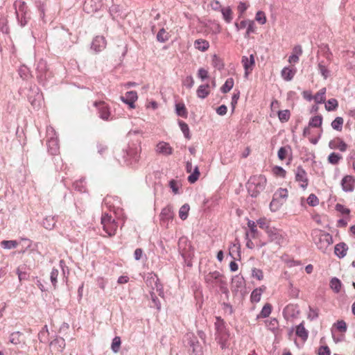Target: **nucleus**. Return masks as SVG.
<instances>
[{
    "mask_svg": "<svg viewBox=\"0 0 355 355\" xmlns=\"http://www.w3.org/2000/svg\"><path fill=\"white\" fill-rule=\"evenodd\" d=\"M266 182L267 180L263 175L250 177L246 183L249 194L253 198H257L265 189Z\"/></svg>",
    "mask_w": 355,
    "mask_h": 355,
    "instance_id": "nucleus-1",
    "label": "nucleus"
},
{
    "mask_svg": "<svg viewBox=\"0 0 355 355\" xmlns=\"http://www.w3.org/2000/svg\"><path fill=\"white\" fill-rule=\"evenodd\" d=\"M313 240L317 248L327 253L329 247L333 243L332 236L322 230H315L312 233Z\"/></svg>",
    "mask_w": 355,
    "mask_h": 355,
    "instance_id": "nucleus-2",
    "label": "nucleus"
},
{
    "mask_svg": "<svg viewBox=\"0 0 355 355\" xmlns=\"http://www.w3.org/2000/svg\"><path fill=\"white\" fill-rule=\"evenodd\" d=\"M101 224L103 225V230L109 236L114 235L118 227L122 225L121 220L119 218L116 220V219L109 214H105L102 216Z\"/></svg>",
    "mask_w": 355,
    "mask_h": 355,
    "instance_id": "nucleus-3",
    "label": "nucleus"
},
{
    "mask_svg": "<svg viewBox=\"0 0 355 355\" xmlns=\"http://www.w3.org/2000/svg\"><path fill=\"white\" fill-rule=\"evenodd\" d=\"M295 180L298 182H301L300 184V187L303 189H306L308 186L309 180L306 171L302 168V166H297L295 171Z\"/></svg>",
    "mask_w": 355,
    "mask_h": 355,
    "instance_id": "nucleus-4",
    "label": "nucleus"
},
{
    "mask_svg": "<svg viewBox=\"0 0 355 355\" xmlns=\"http://www.w3.org/2000/svg\"><path fill=\"white\" fill-rule=\"evenodd\" d=\"M267 234L270 242H275L276 244L281 245L283 243L284 239L281 232L274 227L268 230Z\"/></svg>",
    "mask_w": 355,
    "mask_h": 355,
    "instance_id": "nucleus-5",
    "label": "nucleus"
},
{
    "mask_svg": "<svg viewBox=\"0 0 355 355\" xmlns=\"http://www.w3.org/2000/svg\"><path fill=\"white\" fill-rule=\"evenodd\" d=\"M101 6V0H85L83 4V10L87 13L90 14L98 11Z\"/></svg>",
    "mask_w": 355,
    "mask_h": 355,
    "instance_id": "nucleus-6",
    "label": "nucleus"
},
{
    "mask_svg": "<svg viewBox=\"0 0 355 355\" xmlns=\"http://www.w3.org/2000/svg\"><path fill=\"white\" fill-rule=\"evenodd\" d=\"M159 279L156 275L150 274V276L147 277L146 280V284L151 287L152 290H156L158 295H161L162 292V285L158 282Z\"/></svg>",
    "mask_w": 355,
    "mask_h": 355,
    "instance_id": "nucleus-7",
    "label": "nucleus"
},
{
    "mask_svg": "<svg viewBox=\"0 0 355 355\" xmlns=\"http://www.w3.org/2000/svg\"><path fill=\"white\" fill-rule=\"evenodd\" d=\"M355 178L352 175H345L341 180L342 189L345 192H352L354 189Z\"/></svg>",
    "mask_w": 355,
    "mask_h": 355,
    "instance_id": "nucleus-8",
    "label": "nucleus"
},
{
    "mask_svg": "<svg viewBox=\"0 0 355 355\" xmlns=\"http://www.w3.org/2000/svg\"><path fill=\"white\" fill-rule=\"evenodd\" d=\"M241 62L245 69V76L247 77L249 71H252L253 67L255 65L254 56L253 54L250 55V58L247 56H243L241 59Z\"/></svg>",
    "mask_w": 355,
    "mask_h": 355,
    "instance_id": "nucleus-9",
    "label": "nucleus"
},
{
    "mask_svg": "<svg viewBox=\"0 0 355 355\" xmlns=\"http://www.w3.org/2000/svg\"><path fill=\"white\" fill-rule=\"evenodd\" d=\"M94 105L98 108L101 118L108 120L110 112L107 105L104 101L95 102Z\"/></svg>",
    "mask_w": 355,
    "mask_h": 355,
    "instance_id": "nucleus-10",
    "label": "nucleus"
},
{
    "mask_svg": "<svg viewBox=\"0 0 355 355\" xmlns=\"http://www.w3.org/2000/svg\"><path fill=\"white\" fill-rule=\"evenodd\" d=\"M329 147L331 149H338L341 152H345L347 148V144L341 138L336 137L329 141Z\"/></svg>",
    "mask_w": 355,
    "mask_h": 355,
    "instance_id": "nucleus-11",
    "label": "nucleus"
},
{
    "mask_svg": "<svg viewBox=\"0 0 355 355\" xmlns=\"http://www.w3.org/2000/svg\"><path fill=\"white\" fill-rule=\"evenodd\" d=\"M245 279L242 276L236 275L232 279V291L236 294L240 288L245 286Z\"/></svg>",
    "mask_w": 355,
    "mask_h": 355,
    "instance_id": "nucleus-12",
    "label": "nucleus"
},
{
    "mask_svg": "<svg viewBox=\"0 0 355 355\" xmlns=\"http://www.w3.org/2000/svg\"><path fill=\"white\" fill-rule=\"evenodd\" d=\"M106 46V41L103 36H96L92 41V49L96 52L101 51Z\"/></svg>",
    "mask_w": 355,
    "mask_h": 355,
    "instance_id": "nucleus-13",
    "label": "nucleus"
},
{
    "mask_svg": "<svg viewBox=\"0 0 355 355\" xmlns=\"http://www.w3.org/2000/svg\"><path fill=\"white\" fill-rule=\"evenodd\" d=\"M347 250L348 246L344 242H340L334 247V253L340 259L346 256Z\"/></svg>",
    "mask_w": 355,
    "mask_h": 355,
    "instance_id": "nucleus-14",
    "label": "nucleus"
},
{
    "mask_svg": "<svg viewBox=\"0 0 355 355\" xmlns=\"http://www.w3.org/2000/svg\"><path fill=\"white\" fill-rule=\"evenodd\" d=\"M189 345L192 348V352L194 355H203L202 347L196 338L191 339Z\"/></svg>",
    "mask_w": 355,
    "mask_h": 355,
    "instance_id": "nucleus-15",
    "label": "nucleus"
},
{
    "mask_svg": "<svg viewBox=\"0 0 355 355\" xmlns=\"http://www.w3.org/2000/svg\"><path fill=\"white\" fill-rule=\"evenodd\" d=\"M221 274L218 271L210 272L205 276L206 283L213 284L215 281L219 282Z\"/></svg>",
    "mask_w": 355,
    "mask_h": 355,
    "instance_id": "nucleus-16",
    "label": "nucleus"
},
{
    "mask_svg": "<svg viewBox=\"0 0 355 355\" xmlns=\"http://www.w3.org/2000/svg\"><path fill=\"white\" fill-rule=\"evenodd\" d=\"M157 151L163 155H168L172 154L173 149L169 146L168 144L162 141V142H159L157 145Z\"/></svg>",
    "mask_w": 355,
    "mask_h": 355,
    "instance_id": "nucleus-17",
    "label": "nucleus"
},
{
    "mask_svg": "<svg viewBox=\"0 0 355 355\" xmlns=\"http://www.w3.org/2000/svg\"><path fill=\"white\" fill-rule=\"evenodd\" d=\"M266 287H260L255 288L251 293L250 295V300L252 303H257L259 302L261 300V296L262 295V293L265 291Z\"/></svg>",
    "mask_w": 355,
    "mask_h": 355,
    "instance_id": "nucleus-18",
    "label": "nucleus"
},
{
    "mask_svg": "<svg viewBox=\"0 0 355 355\" xmlns=\"http://www.w3.org/2000/svg\"><path fill=\"white\" fill-rule=\"evenodd\" d=\"M215 327L216 331L219 334V336H224L225 334H226L225 322L223 319H221L220 317H216Z\"/></svg>",
    "mask_w": 355,
    "mask_h": 355,
    "instance_id": "nucleus-19",
    "label": "nucleus"
},
{
    "mask_svg": "<svg viewBox=\"0 0 355 355\" xmlns=\"http://www.w3.org/2000/svg\"><path fill=\"white\" fill-rule=\"evenodd\" d=\"M194 47L196 49L204 52L209 49V43L208 41H207L205 40L198 39L194 42Z\"/></svg>",
    "mask_w": 355,
    "mask_h": 355,
    "instance_id": "nucleus-20",
    "label": "nucleus"
},
{
    "mask_svg": "<svg viewBox=\"0 0 355 355\" xmlns=\"http://www.w3.org/2000/svg\"><path fill=\"white\" fill-rule=\"evenodd\" d=\"M209 84L200 85L196 92L198 97L202 99L205 98L209 94Z\"/></svg>",
    "mask_w": 355,
    "mask_h": 355,
    "instance_id": "nucleus-21",
    "label": "nucleus"
},
{
    "mask_svg": "<svg viewBox=\"0 0 355 355\" xmlns=\"http://www.w3.org/2000/svg\"><path fill=\"white\" fill-rule=\"evenodd\" d=\"M325 94H326V88L323 87V88L320 89L315 94L313 99H314L315 102L318 104L324 103L326 100Z\"/></svg>",
    "mask_w": 355,
    "mask_h": 355,
    "instance_id": "nucleus-22",
    "label": "nucleus"
},
{
    "mask_svg": "<svg viewBox=\"0 0 355 355\" xmlns=\"http://www.w3.org/2000/svg\"><path fill=\"white\" fill-rule=\"evenodd\" d=\"M296 335L303 340H306L308 338V331L304 328L303 322L296 327Z\"/></svg>",
    "mask_w": 355,
    "mask_h": 355,
    "instance_id": "nucleus-23",
    "label": "nucleus"
},
{
    "mask_svg": "<svg viewBox=\"0 0 355 355\" xmlns=\"http://www.w3.org/2000/svg\"><path fill=\"white\" fill-rule=\"evenodd\" d=\"M173 216V207L171 205L166 206L162 210L161 216L163 220L172 219Z\"/></svg>",
    "mask_w": 355,
    "mask_h": 355,
    "instance_id": "nucleus-24",
    "label": "nucleus"
},
{
    "mask_svg": "<svg viewBox=\"0 0 355 355\" xmlns=\"http://www.w3.org/2000/svg\"><path fill=\"white\" fill-rule=\"evenodd\" d=\"M342 283L337 277H333L330 281V287L336 293H338L340 291Z\"/></svg>",
    "mask_w": 355,
    "mask_h": 355,
    "instance_id": "nucleus-25",
    "label": "nucleus"
},
{
    "mask_svg": "<svg viewBox=\"0 0 355 355\" xmlns=\"http://www.w3.org/2000/svg\"><path fill=\"white\" fill-rule=\"evenodd\" d=\"M322 123V116L321 115H317L312 117L309 122V125L311 128H319Z\"/></svg>",
    "mask_w": 355,
    "mask_h": 355,
    "instance_id": "nucleus-26",
    "label": "nucleus"
},
{
    "mask_svg": "<svg viewBox=\"0 0 355 355\" xmlns=\"http://www.w3.org/2000/svg\"><path fill=\"white\" fill-rule=\"evenodd\" d=\"M294 75H295V72L291 69H290L288 67H284L282 70V76L286 81L291 80L293 79Z\"/></svg>",
    "mask_w": 355,
    "mask_h": 355,
    "instance_id": "nucleus-27",
    "label": "nucleus"
},
{
    "mask_svg": "<svg viewBox=\"0 0 355 355\" xmlns=\"http://www.w3.org/2000/svg\"><path fill=\"white\" fill-rule=\"evenodd\" d=\"M121 99L123 102L128 105L130 108L133 107V94L132 92H127L125 96H121Z\"/></svg>",
    "mask_w": 355,
    "mask_h": 355,
    "instance_id": "nucleus-28",
    "label": "nucleus"
},
{
    "mask_svg": "<svg viewBox=\"0 0 355 355\" xmlns=\"http://www.w3.org/2000/svg\"><path fill=\"white\" fill-rule=\"evenodd\" d=\"M338 106V102L336 98H330L325 103V109L329 111H334Z\"/></svg>",
    "mask_w": 355,
    "mask_h": 355,
    "instance_id": "nucleus-29",
    "label": "nucleus"
},
{
    "mask_svg": "<svg viewBox=\"0 0 355 355\" xmlns=\"http://www.w3.org/2000/svg\"><path fill=\"white\" fill-rule=\"evenodd\" d=\"M240 249L241 248L239 243L232 244L230 248V256H231L234 259H236L237 258L235 257V254H237L238 257L240 258Z\"/></svg>",
    "mask_w": 355,
    "mask_h": 355,
    "instance_id": "nucleus-30",
    "label": "nucleus"
},
{
    "mask_svg": "<svg viewBox=\"0 0 355 355\" xmlns=\"http://www.w3.org/2000/svg\"><path fill=\"white\" fill-rule=\"evenodd\" d=\"M234 86V80L232 78H229L226 80L224 85L221 87L220 91L223 94L229 92Z\"/></svg>",
    "mask_w": 355,
    "mask_h": 355,
    "instance_id": "nucleus-31",
    "label": "nucleus"
},
{
    "mask_svg": "<svg viewBox=\"0 0 355 355\" xmlns=\"http://www.w3.org/2000/svg\"><path fill=\"white\" fill-rule=\"evenodd\" d=\"M176 114L182 117H187V111L184 104L178 103L175 105Z\"/></svg>",
    "mask_w": 355,
    "mask_h": 355,
    "instance_id": "nucleus-32",
    "label": "nucleus"
},
{
    "mask_svg": "<svg viewBox=\"0 0 355 355\" xmlns=\"http://www.w3.org/2000/svg\"><path fill=\"white\" fill-rule=\"evenodd\" d=\"M343 119L340 116H337L332 122L331 127L337 131H341L343 125Z\"/></svg>",
    "mask_w": 355,
    "mask_h": 355,
    "instance_id": "nucleus-33",
    "label": "nucleus"
},
{
    "mask_svg": "<svg viewBox=\"0 0 355 355\" xmlns=\"http://www.w3.org/2000/svg\"><path fill=\"white\" fill-rule=\"evenodd\" d=\"M189 209L190 207L188 204H184L180 207L179 210V216L182 220H184L187 218Z\"/></svg>",
    "mask_w": 355,
    "mask_h": 355,
    "instance_id": "nucleus-34",
    "label": "nucleus"
},
{
    "mask_svg": "<svg viewBox=\"0 0 355 355\" xmlns=\"http://www.w3.org/2000/svg\"><path fill=\"white\" fill-rule=\"evenodd\" d=\"M272 311V306L271 304L267 303L262 308L259 315H258V318H267L270 315Z\"/></svg>",
    "mask_w": 355,
    "mask_h": 355,
    "instance_id": "nucleus-35",
    "label": "nucleus"
},
{
    "mask_svg": "<svg viewBox=\"0 0 355 355\" xmlns=\"http://www.w3.org/2000/svg\"><path fill=\"white\" fill-rule=\"evenodd\" d=\"M179 126L183 132L184 137L189 139L191 138L190 132H189V128L188 125L184 122L183 121H178Z\"/></svg>",
    "mask_w": 355,
    "mask_h": 355,
    "instance_id": "nucleus-36",
    "label": "nucleus"
},
{
    "mask_svg": "<svg viewBox=\"0 0 355 355\" xmlns=\"http://www.w3.org/2000/svg\"><path fill=\"white\" fill-rule=\"evenodd\" d=\"M342 159V156L336 153H331L328 156V162L334 165L337 164L339 161Z\"/></svg>",
    "mask_w": 355,
    "mask_h": 355,
    "instance_id": "nucleus-37",
    "label": "nucleus"
},
{
    "mask_svg": "<svg viewBox=\"0 0 355 355\" xmlns=\"http://www.w3.org/2000/svg\"><path fill=\"white\" fill-rule=\"evenodd\" d=\"M150 295L152 301L150 306L155 307L157 310H159L161 308V303L157 297L156 296L155 293L154 291H150Z\"/></svg>",
    "mask_w": 355,
    "mask_h": 355,
    "instance_id": "nucleus-38",
    "label": "nucleus"
},
{
    "mask_svg": "<svg viewBox=\"0 0 355 355\" xmlns=\"http://www.w3.org/2000/svg\"><path fill=\"white\" fill-rule=\"evenodd\" d=\"M290 111L288 110H280L278 112L279 119L282 122H286L290 119Z\"/></svg>",
    "mask_w": 355,
    "mask_h": 355,
    "instance_id": "nucleus-39",
    "label": "nucleus"
},
{
    "mask_svg": "<svg viewBox=\"0 0 355 355\" xmlns=\"http://www.w3.org/2000/svg\"><path fill=\"white\" fill-rule=\"evenodd\" d=\"M200 171L198 167L196 166L194 168L193 172L188 177V181L193 184L195 183L199 178Z\"/></svg>",
    "mask_w": 355,
    "mask_h": 355,
    "instance_id": "nucleus-40",
    "label": "nucleus"
},
{
    "mask_svg": "<svg viewBox=\"0 0 355 355\" xmlns=\"http://www.w3.org/2000/svg\"><path fill=\"white\" fill-rule=\"evenodd\" d=\"M274 197L276 198L277 199L279 198L286 200V198H288V190L286 189L279 188L275 193Z\"/></svg>",
    "mask_w": 355,
    "mask_h": 355,
    "instance_id": "nucleus-41",
    "label": "nucleus"
},
{
    "mask_svg": "<svg viewBox=\"0 0 355 355\" xmlns=\"http://www.w3.org/2000/svg\"><path fill=\"white\" fill-rule=\"evenodd\" d=\"M1 245L5 249L15 248L18 245V243L16 241H2Z\"/></svg>",
    "mask_w": 355,
    "mask_h": 355,
    "instance_id": "nucleus-42",
    "label": "nucleus"
},
{
    "mask_svg": "<svg viewBox=\"0 0 355 355\" xmlns=\"http://www.w3.org/2000/svg\"><path fill=\"white\" fill-rule=\"evenodd\" d=\"M168 39V37L166 31L164 28L160 29L157 34V40L160 42H165Z\"/></svg>",
    "mask_w": 355,
    "mask_h": 355,
    "instance_id": "nucleus-43",
    "label": "nucleus"
},
{
    "mask_svg": "<svg viewBox=\"0 0 355 355\" xmlns=\"http://www.w3.org/2000/svg\"><path fill=\"white\" fill-rule=\"evenodd\" d=\"M21 334L19 331L12 333L10 336V343L13 345H19L20 341Z\"/></svg>",
    "mask_w": 355,
    "mask_h": 355,
    "instance_id": "nucleus-44",
    "label": "nucleus"
},
{
    "mask_svg": "<svg viewBox=\"0 0 355 355\" xmlns=\"http://www.w3.org/2000/svg\"><path fill=\"white\" fill-rule=\"evenodd\" d=\"M222 14H223L224 19L227 23H230L232 21V10L230 9V8H226L222 9Z\"/></svg>",
    "mask_w": 355,
    "mask_h": 355,
    "instance_id": "nucleus-45",
    "label": "nucleus"
},
{
    "mask_svg": "<svg viewBox=\"0 0 355 355\" xmlns=\"http://www.w3.org/2000/svg\"><path fill=\"white\" fill-rule=\"evenodd\" d=\"M273 173L278 177L285 178L286 176V171L281 166H275L272 168Z\"/></svg>",
    "mask_w": 355,
    "mask_h": 355,
    "instance_id": "nucleus-46",
    "label": "nucleus"
},
{
    "mask_svg": "<svg viewBox=\"0 0 355 355\" xmlns=\"http://www.w3.org/2000/svg\"><path fill=\"white\" fill-rule=\"evenodd\" d=\"M135 259L142 261L147 260L146 255L144 254V252L141 248H137L135 250Z\"/></svg>",
    "mask_w": 355,
    "mask_h": 355,
    "instance_id": "nucleus-47",
    "label": "nucleus"
},
{
    "mask_svg": "<svg viewBox=\"0 0 355 355\" xmlns=\"http://www.w3.org/2000/svg\"><path fill=\"white\" fill-rule=\"evenodd\" d=\"M307 203L312 207H315L319 204V200L315 194H310L307 198Z\"/></svg>",
    "mask_w": 355,
    "mask_h": 355,
    "instance_id": "nucleus-48",
    "label": "nucleus"
},
{
    "mask_svg": "<svg viewBox=\"0 0 355 355\" xmlns=\"http://www.w3.org/2000/svg\"><path fill=\"white\" fill-rule=\"evenodd\" d=\"M58 274H59V272H58V270H57V269H53L51 272L50 278H51V283H52L54 288H56Z\"/></svg>",
    "mask_w": 355,
    "mask_h": 355,
    "instance_id": "nucleus-49",
    "label": "nucleus"
},
{
    "mask_svg": "<svg viewBox=\"0 0 355 355\" xmlns=\"http://www.w3.org/2000/svg\"><path fill=\"white\" fill-rule=\"evenodd\" d=\"M318 69L320 73L323 76L324 79H327L329 75V71L327 69V67L322 64V62H320L318 64Z\"/></svg>",
    "mask_w": 355,
    "mask_h": 355,
    "instance_id": "nucleus-50",
    "label": "nucleus"
},
{
    "mask_svg": "<svg viewBox=\"0 0 355 355\" xmlns=\"http://www.w3.org/2000/svg\"><path fill=\"white\" fill-rule=\"evenodd\" d=\"M248 226L249 227L250 232L252 233V238H256L257 236V225L252 220H248Z\"/></svg>",
    "mask_w": 355,
    "mask_h": 355,
    "instance_id": "nucleus-51",
    "label": "nucleus"
},
{
    "mask_svg": "<svg viewBox=\"0 0 355 355\" xmlns=\"http://www.w3.org/2000/svg\"><path fill=\"white\" fill-rule=\"evenodd\" d=\"M121 346V338L118 336L115 337L112 343V349L114 352H117L119 350Z\"/></svg>",
    "mask_w": 355,
    "mask_h": 355,
    "instance_id": "nucleus-52",
    "label": "nucleus"
},
{
    "mask_svg": "<svg viewBox=\"0 0 355 355\" xmlns=\"http://www.w3.org/2000/svg\"><path fill=\"white\" fill-rule=\"evenodd\" d=\"M255 19L261 24H264L266 22V17L263 11H258L256 14Z\"/></svg>",
    "mask_w": 355,
    "mask_h": 355,
    "instance_id": "nucleus-53",
    "label": "nucleus"
},
{
    "mask_svg": "<svg viewBox=\"0 0 355 355\" xmlns=\"http://www.w3.org/2000/svg\"><path fill=\"white\" fill-rule=\"evenodd\" d=\"M212 64L214 66V67L217 68L218 69L223 68V64L222 63L220 59L216 55H214L213 56Z\"/></svg>",
    "mask_w": 355,
    "mask_h": 355,
    "instance_id": "nucleus-54",
    "label": "nucleus"
},
{
    "mask_svg": "<svg viewBox=\"0 0 355 355\" xmlns=\"http://www.w3.org/2000/svg\"><path fill=\"white\" fill-rule=\"evenodd\" d=\"M257 224L259 227L266 230V233L268 232V229H271L272 227H269L266 220L265 218H260L257 220Z\"/></svg>",
    "mask_w": 355,
    "mask_h": 355,
    "instance_id": "nucleus-55",
    "label": "nucleus"
},
{
    "mask_svg": "<svg viewBox=\"0 0 355 355\" xmlns=\"http://www.w3.org/2000/svg\"><path fill=\"white\" fill-rule=\"evenodd\" d=\"M331 351L328 346L322 345L318 348V355H330Z\"/></svg>",
    "mask_w": 355,
    "mask_h": 355,
    "instance_id": "nucleus-56",
    "label": "nucleus"
},
{
    "mask_svg": "<svg viewBox=\"0 0 355 355\" xmlns=\"http://www.w3.org/2000/svg\"><path fill=\"white\" fill-rule=\"evenodd\" d=\"M252 275L253 277L257 278L258 280H261L263 277L262 270L256 268H252Z\"/></svg>",
    "mask_w": 355,
    "mask_h": 355,
    "instance_id": "nucleus-57",
    "label": "nucleus"
},
{
    "mask_svg": "<svg viewBox=\"0 0 355 355\" xmlns=\"http://www.w3.org/2000/svg\"><path fill=\"white\" fill-rule=\"evenodd\" d=\"M17 274L18 275L19 280L21 282L22 280H26L28 277V275L26 272L23 271L22 268L19 267L17 270Z\"/></svg>",
    "mask_w": 355,
    "mask_h": 355,
    "instance_id": "nucleus-58",
    "label": "nucleus"
},
{
    "mask_svg": "<svg viewBox=\"0 0 355 355\" xmlns=\"http://www.w3.org/2000/svg\"><path fill=\"white\" fill-rule=\"evenodd\" d=\"M287 153H288L287 147H285V146L281 147L278 150L277 156L279 159L284 160V159H286Z\"/></svg>",
    "mask_w": 355,
    "mask_h": 355,
    "instance_id": "nucleus-59",
    "label": "nucleus"
},
{
    "mask_svg": "<svg viewBox=\"0 0 355 355\" xmlns=\"http://www.w3.org/2000/svg\"><path fill=\"white\" fill-rule=\"evenodd\" d=\"M282 202H279L276 198L273 196L272 201L270 203V208L272 211H276L279 209Z\"/></svg>",
    "mask_w": 355,
    "mask_h": 355,
    "instance_id": "nucleus-60",
    "label": "nucleus"
},
{
    "mask_svg": "<svg viewBox=\"0 0 355 355\" xmlns=\"http://www.w3.org/2000/svg\"><path fill=\"white\" fill-rule=\"evenodd\" d=\"M318 317V310L314 309L309 306V312L308 313V318L311 320L316 319Z\"/></svg>",
    "mask_w": 355,
    "mask_h": 355,
    "instance_id": "nucleus-61",
    "label": "nucleus"
},
{
    "mask_svg": "<svg viewBox=\"0 0 355 355\" xmlns=\"http://www.w3.org/2000/svg\"><path fill=\"white\" fill-rule=\"evenodd\" d=\"M335 325L340 332H345L347 331V324L344 320H338Z\"/></svg>",
    "mask_w": 355,
    "mask_h": 355,
    "instance_id": "nucleus-62",
    "label": "nucleus"
},
{
    "mask_svg": "<svg viewBox=\"0 0 355 355\" xmlns=\"http://www.w3.org/2000/svg\"><path fill=\"white\" fill-rule=\"evenodd\" d=\"M336 210L343 214H349L350 213L349 209L345 207L344 205L339 203L336 205Z\"/></svg>",
    "mask_w": 355,
    "mask_h": 355,
    "instance_id": "nucleus-63",
    "label": "nucleus"
},
{
    "mask_svg": "<svg viewBox=\"0 0 355 355\" xmlns=\"http://www.w3.org/2000/svg\"><path fill=\"white\" fill-rule=\"evenodd\" d=\"M44 226L46 229H51L54 226L53 218L51 217L46 218L44 223Z\"/></svg>",
    "mask_w": 355,
    "mask_h": 355,
    "instance_id": "nucleus-64",
    "label": "nucleus"
}]
</instances>
